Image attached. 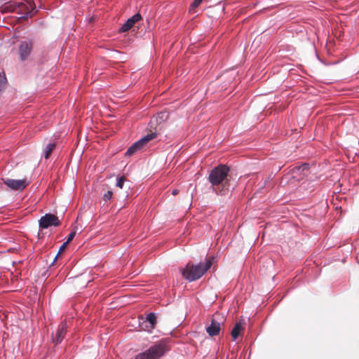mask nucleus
<instances>
[{"label":"nucleus","mask_w":359,"mask_h":359,"mask_svg":"<svg viewBox=\"0 0 359 359\" xmlns=\"http://www.w3.org/2000/svg\"><path fill=\"white\" fill-rule=\"evenodd\" d=\"M212 264L211 259L196 265L188 263L184 268L180 269V271L184 279L191 282L199 279L211 267Z\"/></svg>","instance_id":"1"},{"label":"nucleus","mask_w":359,"mask_h":359,"mask_svg":"<svg viewBox=\"0 0 359 359\" xmlns=\"http://www.w3.org/2000/svg\"><path fill=\"white\" fill-rule=\"evenodd\" d=\"M229 172V168L224 165H219L210 172L208 180L215 191H217L216 187L222 184Z\"/></svg>","instance_id":"2"},{"label":"nucleus","mask_w":359,"mask_h":359,"mask_svg":"<svg viewBox=\"0 0 359 359\" xmlns=\"http://www.w3.org/2000/svg\"><path fill=\"white\" fill-rule=\"evenodd\" d=\"M165 350L164 343H157L145 351L136 355L135 359H158L165 353Z\"/></svg>","instance_id":"3"},{"label":"nucleus","mask_w":359,"mask_h":359,"mask_svg":"<svg viewBox=\"0 0 359 359\" xmlns=\"http://www.w3.org/2000/svg\"><path fill=\"white\" fill-rule=\"evenodd\" d=\"M157 136L156 133H151L149 134H147L136 142H135L132 146H130L126 154L127 156H132L137 151L141 150L149 141L154 140Z\"/></svg>","instance_id":"4"},{"label":"nucleus","mask_w":359,"mask_h":359,"mask_svg":"<svg viewBox=\"0 0 359 359\" xmlns=\"http://www.w3.org/2000/svg\"><path fill=\"white\" fill-rule=\"evenodd\" d=\"M39 227L43 229L50 226H58L60 222L58 217L53 214H46L39 221Z\"/></svg>","instance_id":"5"},{"label":"nucleus","mask_w":359,"mask_h":359,"mask_svg":"<svg viewBox=\"0 0 359 359\" xmlns=\"http://www.w3.org/2000/svg\"><path fill=\"white\" fill-rule=\"evenodd\" d=\"M33 43L30 40L21 41L18 47L19 58L21 61L27 60L31 55Z\"/></svg>","instance_id":"6"},{"label":"nucleus","mask_w":359,"mask_h":359,"mask_svg":"<svg viewBox=\"0 0 359 359\" xmlns=\"http://www.w3.org/2000/svg\"><path fill=\"white\" fill-rule=\"evenodd\" d=\"M4 184L13 190H22L26 186V181L24 180L7 179Z\"/></svg>","instance_id":"7"},{"label":"nucleus","mask_w":359,"mask_h":359,"mask_svg":"<svg viewBox=\"0 0 359 359\" xmlns=\"http://www.w3.org/2000/svg\"><path fill=\"white\" fill-rule=\"evenodd\" d=\"M18 9L22 13V15L20 18L27 19L33 15L32 13V4H23L21 3L18 5Z\"/></svg>","instance_id":"8"},{"label":"nucleus","mask_w":359,"mask_h":359,"mask_svg":"<svg viewBox=\"0 0 359 359\" xmlns=\"http://www.w3.org/2000/svg\"><path fill=\"white\" fill-rule=\"evenodd\" d=\"M141 15L139 13L135 14L130 18H129L121 27L120 31L122 32H125L130 29L135 23L141 20Z\"/></svg>","instance_id":"9"},{"label":"nucleus","mask_w":359,"mask_h":359,"mask_svg":"<svg viewBox=\"0 0 359 359\" xmlns=\"http://www.w3.org/2000/svg\"><path fill=\"white\" fill-rule=\"evenodd\" d=\"M221 324L215 319H212L210 325L206 328V331L210 336L213 337L219 334Z\"/></svg>","instance_id":"10"},{"label":"nucleus","mask_w":359,"mask_h":359,"mask_svg":"<svg viewBox=\"0 0 359 359\" xmlns=\"http://www.w3.org/2000/svg\"><path fill=\"white\" fill-rule=\"evenodd\" d=\"M67 332V325L65 323H62L55 333V337H53V340L57 343H60L65 337V335Z\"/></svg>","instance_id":"11"},{"label":"nucleus","mask_w":359,"mask_h":359,"mask_svg":"<svg viewBox=\"0 0 359 359\" xmlns=\"http://www.w3.org/2000/svg\"><path fill=\"white\" fill-rule=\"evenodd\" d=\"M245 323L242 322L237 323L231 330V337L233 341H236L238 337L244 331Z\"/></svg>","instance_id":"12"},{"label":"nucleus","mask_w":359,"mask_h":359,"mask_svg":"<svg viewBox=\"0 0 359 359\" xmlns=\"http://www.w3.org/2000/svg\"><path fill=\"white\" fill-rule=\"evenodd\" d=\"M140 327L141 330L148 332H151L152 330L155 328V327H154L149 323L146 322L143 318H142L141 321H140Z\"/></svg>","instance_id":"13"},{"label":"nucleus","mask_w":359,"mask_h":359,"mask_svg":"<svg viewBox=\"0 0 359 359\" xmlns=\"http://www.w3.org/2000/svg\"><path fill=\"white\" fill-rule=\"evenodd\" d=\"M146 322L149 323L154 327L156 326L157 323V316L154 313H149L147 315L145 318H143Z\"/></svg>","instance_id":"14"},{"label":"nucleus","mask_w":359,"mask_h":359,"mask_svg":"<svg viewBox=\"0 0 359 359\" xmlns=\"http://www.w3.org/2000/svg\"><path fill=\"white\" fill-rule=\"evenodd\" d=\"M55 147V143H49L48 144L44 149V157L45 158H48L51 152L54 150Z\"/></svg>","instance_id":"15"},{"label":"nucleus","mask_w":359,"mask_h":359,"mask_svg":"<svg viewBox=\"0 0 359 359\" xmlns=\"http://www.w3.org/2000/svg\"><path fill=\"white\" fill-rule=\"evenodd\" d=\"M125 180H126V178L123 176L117 177L116 186L120 189H122L123 187Z\"/></svg>","instance_id":"16"},{"label":"nucleus","mask_w":359,"mask_h":359,"mask_svg":"<svg viewBox=\"0 0 359 359\" xmlns=\"http://www.w3.org/2000/svg\"><path fill=\"white\" fill-rule=\"evenodd\" d=\"M202 1L203 0H194L190 6L189 11L197 8L201 4Z\"/></svg>","instance_id":"17"},{"label":"nucleus","mask_w":359,"mask_h":359,"mask_svg":"<svg viewBox=\"0 0 359 359\" xmlns=\"http://www.w3.org/2000/svg\"><path fill=\"white\" fill-rule=\"evenodd\" d=\"M6 83V77L4 72L0 73V88Z\"/></svg>","instance_id":"18"},{"label":"nucleus","mask_w":359,"mask_h":359,"mask_svg":"<svg viewBox=\"0 0 359 359\" xmlns=\"http://www.w3.org/2000/svg\"><path fill=\"white\" fill-rule=\"evenodd\" d=\"M112 195H113V193L112 191H107L104 196H103V199L105 201H107L109 200H110L112 197Z\"/></svg>","instance_id":"19"},{"label":"nucleus","mask_w":359,"mask_h":359,"mask_svg":"<svg viewBox=\"0 0 359 359\" xmlns=\"http://www.w3.org/2000/svg\"><path fill=\"white\" fill-rule=\"evenodd\" d=\"M76 235V232L74 231H72L69 236H68V238H67V240L66 242H67L68 243L73 240V238H74Z\"/></svg>","instance_id":"20"},{"label":"nucleus","mask_w":359,"mask_h":359,"mask_svg":"<svg viewBox=\"0 0 359 359\" xmlns=\"http://www.w3.org/2000/svg\"><path fill=\"white\" fill-rule=\"evenodd\" d=\"M67 244H68V243H67V242H65V243H64L60 246V250H59V252H58V253H57V256L55 257V259L57 257L58 255H59L62 251H63V250L65 249V248H66V246H67Z\"/></svg>","instance_id":"21"},{"label":"nucleus","mask_w":359,"mask_h":359,"mask_svg":"<svg viewBox=\"0 0 359 359\" xmlns=\"http://www.w3.org/2000/svg\"><path fill=\"white\" fill-rule=\"evenodd\" d=\"M179 193L178 189H173L172 191V195H177Z\"/></svg>","instance_id":"22"},{"label":"nucleus","mask_w":359,"mask_h":359,"mask_svg":"<svg viewBox=\"0 0 359 359\" xmlns=\"http://www.w3.org/2000/svg\"><path fill=\"white\" fill-rule=\"evenodd\" d=\"M219 193L220 194H224V193L223 192V190H219Z\"/></svg>","instance_id":"23"},{"label":"nucleus","mask_w":359,"mask_h":359,"mask_svg":"<svg viewBox=\"0 0 359 359\" xmlns=\"http://www.w3.org/2000/svg\"><path fill=\"white\" fill-rule=\"evenodd\" d=\"M302 167H303V170H304V168H305L306 167H307V164H304V165H302Z\"/></svg>","instance_id":"24"}]
</instances>
